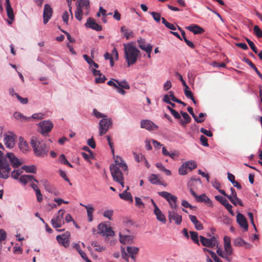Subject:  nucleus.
<instances>
[{"instance_id":"obj_1","label":"nucleus","mask_w":262,"mask_h":262,"mask_svg":"<svg viewBox=\"0 0 262 262\" xmlns=\"http://www.w3.org/2000/svg\"><path fill=\"white\" fill-rule=\"evenodd\" d=\"M9 160L14 168H17L23 164L12 152H8L6 157H4L3 152L0 151V178L7 179L9 177L10 167L7 160Z\"/></svg>"},{"instance_id":"obj_2","label":"nucleus","mask_w":262,"mask_h":262,"mask_svg":"<svg viewBox=\"0 0 262 262\" xmlns=\"http://www.w3.org/2000/svg\"><path fill=\"white\" fill-rule=\"evenodd\" d=\"M9 160L14 168H17L23 164L12 152H8L6 157H4L3 152L0 151V178L7 179L9 177L10 167L7 160Z\"/></svg>"},{"instance_id":"obj_3","label":"nucleus","mask_w":262,"mask_h":262,"mask_svg":"<svg viewBox=\"0 0 262 262\" xmlns=\"http://www.w3.org/2000/svg\"><path fill=\"white\" fill-rule=\"evenodd\" d=\"M9 160L14 168H17L23 164L12 152H8L6 157H4L3 152L0 151V178L7 179L9 177L10 167L7 160Z\"/></svg>"},{"instance_id":"obj_4","label":"nucleus","mask_w":262,"mask_h":262,"mask_svg":"<svg viewBox=\"0 0 262 262\" xmlns=\"http://www.w3.org/2000/svg\"><path fill=\"white\" fill-rule=\"evenodd\" d=\"M124 58L127 64V67H130L136 63L140 56L139 50L134 45L133 42L123 43Z\"/></svg>"},{"instance_id":"obj_5","label":"nucleus","mask_w":262,"mask_h":262,"mask_svg":"<svg viewBox=\"0 0 262 262\" xmlns=\"http://www.w3.org/2000/svg\"><path fill=\"white\" fill-rule=\"evenodd\" d=\"M30 144L36 156L43 157L48 155L49 147L41 139L32 137L30 140Z\"/></svg>"},{"instance_id":"obj_6","label":"nucleus","mask_w":262,"mask_h":262,"mask_svg":"<svg viewBox=\"0 0 262 262\" xmlns=\"http://www.w3.org/2000/svg\"><path fill=\"white\" fill-rule=\"evenodd\" d=\"M76 10L75 16L79 21L82 19V11L90 9V2L88 0H78L76 3Z\"/></svg>"},{"instance_id":"obj_7","label":"nucleus","mask_w":262,"mask_h":262,"mask_svg":"<svg viewBox=\"0 0 262 262\" xmlns=\"http://www.w3.org/2000/svg\"><path fill=\"white\" fill-rule=\"evenodd\" d=\"M64 213V210L62 209H60L57 214L55 215L51 221L53 227L56 229L57 231L60 232L64 230V229H58V228L61 227L64 224V220L63 219V215Z\"/></svg>"},{"instance_id":"obj_8","label":"nucleus","mask_w":262,"mask_h":262,"mask_svg":"<svg viewBox=\"0 0 262 262\" xmlns=\"http://www.w3.org/2000/svg\"><path fill=\"white\" fill-rule=\"evenodd\" d=\"M37 125L39 132L43 136L48 135L53 127V123L50 120L41 121Z\"/></svg>"},{"instance_id":"obj_9","label":"nucleus","mask_w":262,"mask_h":262,"mask_svg":"<svg viewBox=\"0 0 262 262\" xmlns=\"http://www.w3.org/2000/svg\"><path fill=\"white\" fill-rule=\"evenodd\" d=\"M112 125V121L111 118L107 117L101 119L99 123V134L100 136H102L108 130V128Z\"/></svg>"},{"instance_id":"obj_10","label":"nucleus","mask_w":262,"mask_h":262,"mask_svg":"<svg viewBox=\"0 0 262 262\" xmlns=\"http://www.w3.org/2000/svg\"><path fill=\"white\" fill-rule=\"evenodd\" d=\"M111 173L113 180L115 182L124 180L122 170L117 167L116 165H111L110 166Z\"/></svg>"},{"instance_id":"obj_11","label":"nucleus","mask_w":262,"mask_h":262,"mask_svg":"<svg viewBox=\"0 0 262 262\" xmlns=\"http://www.w3.org/2000/svg\"><path fill=\"white\" fill-rule=\"evenodd\" d=\"M200 238L201 244L205 247L214 248H217L219 246L218 241L215 237L207 238L203 236H200Z\"/></svg>"},{"instance_id":"obj_12","label":"nucleus","mask_w":262,"mask_h":262,"mask_svg":"<svg viewBox=\"0 0 262 262\" xmlns=\"http://www.w3.org/2000/svg\"><path fill=\"white\" fill-rule=\"evenodd\" d=\"M16 136L11 132L4 135V143L6 147L13 148L15 145Z\"/></svg>"},{"instance_id":"obj_13","label":"nucleus","mask_w":262,"mask_h":262,"mask_svg":"<svg viewBox=\"0 0 262 262\" xmlns=\"http://www.w3.org/2000/svg\"><path fill=\"white\" fill-rule=\"evenodd\" d=\"M70 236V232L67 231L61 235H57L56 237V239L60 245L64 246V247H68L69 246V239Z\"/></svg>"},{"instance_id":"obj_14","label":"nucleus","mask_w":262,"mask_h":262,"mask_svg":"<svg viewBox=\"0 0 262 262\" xmlns=\"http://www.w3.org/2000/svg\"><path fill=\"white\" fill-rule=\"evenodd\" d=\"M98 230L101 234L106 236H111L114 235V232L112 228L104 224H100L98 226Z\"/></svg>"},{"instance_id":"obj_15","label":"nucleus","mask_w":262,"mask_h":262,"mask_svg":"<svg viewBox=\"0 0 262 262\" xmlns=\"http://www.w3.org/2000/svg\"><path fill=\"white\" fill-rule=\"evenodd\" d=\"M231 191V194L229 195H227V197L228 198V199L230 200V201L234 205H239L241 206H243V204L239 200L237 196L236 192L235 190V189L231 187L230 188Z\"/></svg>"},{"instance_id":"obj_16","label":"nucleus","mask_w":262,"mask_h":262,"mask_svg":"<svg viewBox=\"0 0 262 262\" xmlns=\"http://www.w3.org/2000/svg\"><path fill=\"white\" fill-rule=\"evenodd\" d=\"M53 13V10L50 5L46 4L43 12V23L46 24L51 18Z\"/></svg>"},{"instance_id":"obj_17","label":"nucleus","mask_w":262,"mask_h":262,"mask_svg":"<svg viewBox=\"0 0 262 262\" xmlns=\"http://www.w3.org/2000/svg\"><path fill=\"white\" fill-rule=\"evenodd\" d=\"M141 127L148 130H155L158 129V126L149 120H143L141 121Z\"/></svg>"},{"instance_id":"obj_18","label":"nucleus","mask_w":262,"mask_h":262,"mask_svg":"<svg viewBox=\"0 0 262 262\" xmlns=\"http://www.w3.org/2000/svg\"><path fill=\"white\" fill-rule=\"evenodd\" d=\"M168 218L170 222L173 220L177 225H180L182 221V216L174 210L168 211Z\"/></svg>"},{"instance_id":"obj_19","label":"nucleus","mask_w":262,"mask_h":262,"mask_svg":"<svg viewBox=\"0 0 262 262\" xmlns=\"http://www.w3.org/2000/svg\"><path fill=\"white\" fill-rule=\"evenodd\" d=\"M224 247L225 254L231 255L233 253V249L231 245V238L229 236H225L224 237Z\"/></svg>"},{"instance_id":"obj_20","label":"nucleus","mask_w":262,"mask_h":262,"mask_svg":"<svg viewBox=\"0 0 262 262\" xmlns=\"http://www.w3.org/2000/svg\"><path fill=\"white\" fill-rule=\"evenodd\" d=\"M236 221L240 226L243 228L245 231L248 230V223L246 217L243 214L239 212L237 213L236 215Z\"/></svg>"},{"instance_id":"obj_21","label":"nucleus","mask_w":262,"mask_h":262,"mask_svg":"<svg viewBox=\"0 0 262 262\" xmlns=\"http://www.w3.org/2000/svg\"><path fill=\"white\" fill-rule=\"evenodd\" d=\"M86 27L91 28L94 30L97 31H100L102 30V27L101 26L97 24L94 19L91 17H89L88 18L86 23L85 24Z\"/></svg>"},{"instance_id":"obj_22","label":"nucleus","mask_w":262,"mask_h":262,"mask_svg":"<svg viewBox=\"0 0 262 262\" xmlns=\"http://www.w3.org/2000/svg\"><path fill=\"white\" fill-rule=\"evenodd\" d=\"M233 244L235 246L237 247H244L246 249H250L252 245L245 241L241 237H237L234 239Z\"/></svg>"},{"instance_id":"obj_23","label":"nucleus","mask_w":262,"mask_h":262,"mask_svg":"<svg viewBox=\"0 0 262 262\" xmlns=\"http://www.w3.org/2000/svg\"><path fill=\"white\" fill-rule=\"evenodd\" d=\"M115 163L112 165H116L120 169L121 168V170L123 171H127V166L121 157L117 156L115 159Z\"/></svg>"},{"instance_id":"obj_24","label":"nucleus","mask_w":262,"mask_h":262,"mask_svg":"<svg viewBox=\"0 0 262 262\" xmlns=\"http://www.w3.org/2000/svg\"><path fill=\"white\" fill-rule=\"evenodd\" d=\"M126 250L134 262H135L136 260V255L139 252V248L134 246H128L126 248Z\"/></svg>"},{"instance_id":"obj_25","label":"nucleus","mask_w":262,"mask_h":262,"mask_svg":"<svg viewBox=\"0 0 262 262\" xmlns=\"http://www.w3.org/2000/svg\"><path fill=\"white\" fill-rule=\"evenodd\" d=\"M119 241L123 244H132L134 243V236L119 234Z\"/></svg>"},{"instance_id":"obj_26","label":"nucleus","mask_w":262,"mask_h":262,"mask_svg":"<svg viewBox=\"0 0 262 262\" xmlns=\"http://www.w3.org/2000/svg\"><path fill=\"white\" fill-rule=\"evenodd\" d=\"M33 181L38 183V181L34 178L32 175H23L21 176L19 178V181L23 185H26L29 182H32Z\"/></svg>"},{"instance_id":"obj_27","label":"nucleus","mask_w":262,"mask_h":262,"mask_svg":"<svg viewBox=\"0 0 262 262\" xmlns=\"http://www.w3.org/2000/svg\"><path fill=\"white\" fill-rule=\"evenodd\" d=\"M155 214L156 215L157 219L163 223H165L166 219L165 215L159 208L158 206H155V209L154 210Z\"/></svg>"},{"instance_id":"obj_28","label":"nucleus","mask_w":262,"mask_h":262,"mask_svg":"<svg viewBox=\"0 0 262 262\" xmlns=\"http://www.w3.org/2000/svg\"><path fill=\"white\" fill-rule=\"evenodd\" d=\"M189 219L192 223L194 224L195 228L198 230H201L203 229L202 223L197 219L195 215H189Z\"/></svg>"},{"instance_id":"obj_29","label":"nucleus","mask_w":262,"mask_h":262,"mask_svg":"<svg viewBox=\"0 0 262 262\" xmlns=\"http://www.w3.org/2000/svg\"><path fill=\"white\" fill-rule=\"evenodd\" d=\"M6 7L8 17L10 19L13 20L14 18V13L10 0H6Z\"/></svg>"},{"instance_id":"obj_30","label":"nucleus","mask_w":262,"mask_h":262,"mask_svg":"<svg viewBox=\"0 0 262 262\" xmlns=\"http://www.w3.org/2000/svg\"><path fill=\"white\" fill-rule=\"evenodd\" d=\"M137 42L140 48L145 52L149 51V48L152 47L150 44L146 45L145 40L142 38L138 39Z\"/></svg>"},{"instance_id":"obj_31","label":"nucleus","mask_w":262,"mask_h":262,"mask_svg":"<svg viewBox=\"0 0 262 262\" xmlns=\"http://www.w3.org/2000/svg\"><path fill=\"white\" fill-rule=\"evenodd\" d=\"M80 205L83 206L86 209L88 221L92 222L93 220V214L94 211L93 207L92 205H84L81 203Z\"/></svg>"},{"instance_id":"obj_32","label":"nucleus","mask_w":262,"mask_h":262,"mask_svg":"<svg viewBox=\"0 0 262 262\" xmlns=\"http://www.w3.org/2000/svg\"><path fill=\"white\" fill-rule=\"evenodd\" d=\"M181 114L184 118V120L181 119L180 120V123L183 126L185 127L186 124L190 122L191 118L186 112L181 111Z\"/></svg>"},{"instance_id":"obj_33","label":"nucleus","mask_w":262,"mask_h":262,"mask_svg":"<svg viewBox=\"0 0 262 262\" xmlns=\"http://www.w3.org/2000/svg\"><path fill=\"white\" fill-rule=\"evenodd\" d=\"M186 28L195 34L202 33L204 32V30L196 25H191L186 27Z\"/></svg>"},{"instance_id":"obj_34","label":"nucleus","mask_w":262,"mask_h":262,"mask_svg":"<svg viewBox=\"0 0 262 262\" xmlns=\"http://www.w3.org/2000/svg\"><path fill=\"white\" fill-rule=\"evenodd\" d=\"M13 116L16 119L22 122L29 121L31 120V117H26L19 112H15Z\"/></svg>"},{"instance_id":"obj_35","label":"nucleus","mask_w":262,"mask_h":262,"mask_svg":"<svg viewBox=\"0 0 262 262\" xmlns=\"http://www.w3.org/2000/svg\"><path fill=\"white\" fill-rule=\"evenodd\" d=\"M120 198L125 201H129L130 202H133V199L132 194L130 192L124 191L123 192L119 194Z\"/></svg>"},{"instance_id":"obj_36","label":"nucleus","mask_w":262,"mask_h":262,"mask_svg":"<svg viewBox=\"0 0 262 262\" xmlns=\"http://www.w3.org/2000/svg\"><path fill=\"white\" fill-rule=\"evenodd\" d=\"M40 182L42 184L45 189L50 193H53L54 191V187L50 185V184L46 180H40Z\"/></svg>"},{"instance_id":"obj_37","label":"nucleus","mask_w":262,"mask_h":262,"mask_svg":"<svg viewBox=\"0 0 262 262\" xmlns=\"http://www.w3.org/2000/svg\"><path fill=\"white\" fill-rule=\"evenodd\" d=\"M19 147L20 149L23 152L28 150V145L26 141H24L22 137L19 138Z\"/></svg>"},{"instance_id":"obj_38","label":"nucleus","mask_w":262,"mask_h":262,"mask_svg":"<svg viewBox=\"0 0 262 262\" xmlns=\"http://www.w3.org/2000/svg\"><path fill=\"white\" fill-rule=\"evenodd\" d=\"M21 169L25 170L26 172L35 173L36 171V167L33 165H24L21 167Z\"/></svg>"},{"instance_id":"obj_39","label":"nucleus","mask_w":262,"mask_h":262,"mask_svg":"<svg viewBox=\"0 0 262 262\" xmlns=\"http://www.w3.org/2000/svg\"><path fill=\"white\" fill-rule=\"evenodd\" d=\"M215 199L220 202L223 206L225 207H228V208H229V203L228 202V200H227L225 198H223L222 196L220 195H216L215 196Z\"/></svg>"},{"instance_id":"obj_40","label":"nucleus","mask_w":262,"mask_h":262,"mask_svg":"<svg viewBox=\"0 0 262 262\" xmlns=\"http://www.w3.org/2000/svg\"><path fill=\"white\" fill-rule=\"evenodd\" d=\"M121 31L124 33V35L127 39L133 36V32L132 31H129L128 30L124 27H122L121 28Z\"/></svg>"},{"instance_id":"obj_41","label":"nucleus","mask_w":262,"mask_h":262,"mask_svg":"<svg viewBox=\"0 0 262 262\" xmlns=\"http://www.w3.org/2000/svg\"><path fill=\"white\" fill-rule=\"evenodd\" d=\"M114 80L116 82L117 85L118 86V88H121L126 90H128L129 89V85L125 80L120 81L116 80Z\"/></svg>"},{"instance_id":"obj_42","label":"nucleus","mask_w":262,"mask_h":262,"mask_svg":"<svg viewBox=\"0 0 262 262\" xmlns=\"http://www.w3.org/2000/svg\"><path fill=\"white\" fill-rule=\"evenodd\" d=\"M148 179L150 182L153 184H161V182L158 179L157 176L155 174H150Z\"/></svg>"},{"instance_id":"obj_43","label":"nucleus","mask_w":262,"mask_h":262,"mask_svg":"<svg viewBox=\"0 0 262 262\" xmlns=\"http://www.w3.org/2000/svg\"><path fill=\"white\" fill-rule=\"evenodd\" d=\"M45 114L43 113H37L33 114L31 117V119H33L36 120H41L45 118Z\"/></svg>"},{"instance_id":"obj_44","label":"nucleus","mask_w":262,"mask_h":262,"mask_svg":"<svg viewBox=\"0 0 262 262\" xmlns=\"http://www.w3.org/2000/svg\"><path fill=\"white\" fill-rule=\"evenodd\" d=\"M187 111L188 112L190 113V115H191V116H192V117L193 118V119H194V120L197 122V123H201L202 122L204 121V119H199L193 113V108L191 107H187Z\"/></svg>"},{"instance_id":"obj_45","label":"nucleus","mask_w":262,"mask_h":262,"mask_svg":"<svg viewBox=\"0 0 262 262\" xmlns=\"http://www.w3.org/2000/svg\"><path fill=\"white\" fill-rule=\"evenodd\" d=\"M185 163L190 171L195 169L197 166L196 162L194 161H188L185 162Z\"/></svg>"},{"instance_id":"obj_46","label":"nucleus","mask_w":262,"mask_h":262,"mask_svg":"<svg viewBox=\"0 0 262 262\" xmlns=\"http://www.w3.org/2000/svg\"><path fill=\"white\" fill-rule=\"evenodd\" d=\"M188 169L186 164L184 163L179 169V173L182 176L186 175L188 173Z\"/></svg>"},{"instance_id":"obj_47","label":"nucleus","mask_w":262,"mask_h":262,"mask_svg":"<svg viewBox=\"0 0 262 262\" xmlns=\"http://www.w3.org/2000/svg\"><path fill=\"white\" fill-rule=\"evenodd\" d=\"M91 245L95 248V251L97 252H102L105 249V248L103 246H101L98 244L95 241H93L91 243Z\"/></svg>"},{"instance_id":"obj_48","label":"nucleus","mask_w":262,"mask_h":262,"mask_svg":"<svg viewBox=\"0 0 262 262\" xmlns=\"http://www.w3.org/2000/svg\"><path fill=\"white\" fill-rule=\"evenodd\" d=\"M247 63L249 64V66L252 68L255 71V73H257L258 77L261 79L262 80V74L258 71L257 68L255 67V66L251 61L250 60L248 59L247 61Z\"/></svg>"},{"instance_id":"obj_49","label":"nucleus","mask_w":262,"mask_h":262,"mask_svg":"<svg viewBox=\"0 0 262 262\" xmlns=\"http://www.w3.org/2000/svg\"><path fill=\"white\" fill-rule=\"evenodd\" d=\"M135 205L136 207L140 209H143L144 208L145 205L141 199L139 197H135Z\"/></svg>"},{"instance_id":"obj_50","label":"nucleus","mask_w":262,"mask_h":262,"mask_svg":"<svg viewBox=\"0 0 262 262\" xmlns=\"http://www.w3.org/2000/svg\"><path fill=\"white\" fill-rule=\"evenodd\" d=\"M191 239L196 244L199 245V241L198 233L195 231H190Z\"/></svg>"},{"instance_id":"obj_51","label":"nucleus","mask_w":262,"mask_h":262,"mask_svg":"<svg viewBox=\"0 0 262 262\" xmlns=\"http://www.w3.org/2000/svg\"><path fill=\"white\" fill-rule=\"evenodd\" d=\"M113 213L114 211L113 210H107L103 212V215L104 217L107 218L109 220H112Z\"/></svg>"},{"instance_id":"obj_52","label":"nucleus","mask_w":262,"mask_h":262,"mask_svg":"<svg viewBox=\"0 0 262 262\" xmlns=\"http://www.w3.org/2000/svg\"><path fill=\"white\" fill-rule=\"evenodd\" d=\"M253 31L254 32L255 34L258 38L262 37V31L259 28V27L257 25H255L253 27Z\"/></svg>"},{"instance_id":"obj_53","label":"nucleus","mask_w":262,"mask_h":262,"mask_svg":"<svg viewBox=\"0 0 262 262\" xmlns=\"http://www.w3.org/2000/svg\"><path fill=\"white\" fill-rule=\"evenodd\" d=\"M71 17L70 11H65L62 14V18L63 22L68 25L69 17Z\"/></svg>"},{"instance_id":"obj_54","label":"nucleus","mask_w":262,"mask_h":262,"mask_svg":"<svg viewBox=\"0 0 262 262\" xmlns=\"http://www.w3.org/2000/svg\"><path fill=\"white\" fill-rule=\"evenodd\" d=\"M133 155H134L135 160L137 162H139L140 161H142L144 159H145L144 156L141 154H138L136 152H133Z\"/></svg>"},{"instance_id":"obj_55","label":"nucleus","mask_w":262,"mask_h":262,"mask_svg":"<svg viewBox=\"0 0 262 262\" xmlns=\"http://www.w3.org/2000/svg\"><path fill=\"white\" fill-rule=\"evenodd\" d=\"M93 115L97 118H104L106 117L107 116L103 114H102L101 113L98 112L96 109L94 108L93 111Z\"/></svg>"},{"instance_id":"obj_56","label":"nucleus","mask_w":262,"mask_h":262,"mask_svg":"<svg viewBox=\"0 0 262 262\" xmlns=\"http://www.w3.org/2000/svg\"><path fill=\"white\" fill-rule=\"evenodd\" d=\"M121 254L122 258L126 261H129V257L130 256L128 253H126L124 247H121Z\"/></svg>"},{"instance_id":"obj_57","label":"nucleus","mask_w":262,"mask_h":262,"mask_svg":"<svg viewBox=\"0 0 262 262\" xmlns=\"http://www.w3.org/2000/svg\"><path fill=\"white\" fill-rule=\"evenodd\" d=\"M150 14L152 16L154 19L159 23L160 21L161 18V15L160 13L155 12H150Z\"/></svg>"},{"instance_id":"obj_58","label":"nucleus","mask_w":262,"mask_h":262,"mask_svg":"<svg viewBox=\"0 0 262 262\" xmlns=\"http://www.w3.org/2000/svg\"><path fill=\"white\" fill-rule=\"evenodd\" d=\"M15 96L16 97L17 99L20 101L21 103L25 104L28 102V98H23L21 96H20L18 94H15Z\"/></svg>"},{"instance_id":"obj_59","label":"nucleus","mask_w":262,"mask_h":262,"mask_svg":"<svg viewBox=\"0 0 262 262\" xmlns=\"http://www.w3.org/2000/svg\"><path fill=\"white\" fill-rule=\"evenodd\" d=\"M184 93L186 96V97L189 99H190L191 98H192L193 94L191 92L190 90L189 89V86H188V88L185 87L184 89Z\"/></svg>"},{"instance_id":"obj_60","label":"nucleus","mask_w":262,"mask_h":262,"mask_svg":"<svg viewBox=\"0 0 262 262\" xmlns=\"http://www.w3.org/2000/svg\"><path fill=\"white\" fill-rule=\"evenodd\" d=\"M200 141L202 143V144L204 146H206V147H207L209 146V144L208 143V139L206 137H205V136H203V135H201L200 136Z\"/></svg>"},{"instance_id":"obj_61","label":"nucleus","mask_w":262,"mask_h":262,"mask_svg":"<svg viewBox=\"0 0 262 262\" xmlns=\"http://www.w3.org/2000/svg\"><path fill=\"white\" fill-rule=\"evenodd\" d=\"M106 80V78L104 75H103L102 74L100 75H99L98 77L95 78V82L96 83H103Z\"/></svg>"},{"instance_id":"obj_62","label":"nucleus","mask_w":262,"mask_h":262,"mask_svg":"<svg viewBox=\"0 0 262 262\" xmlns=\"http://www.w3.org/2000/svg\"><path fill=\"white\" fill-rule=\"evenodd\" d=\"M158 194L160 196L163 197L167 201L168 200V197L170 196L171 193L167 191H161L158 192Z\"/></svg>"},{"instance_id":"obj_63","label":"nucleus","mask_w":262,"mask_h":262,"mask_svg":"<svg viewBox=\"0 0 262 262\" xmlns=\"http://www.w3.org/2000/svg\"><path fill=\"white\" fill-rule=\"evenodd\" d=\"M6 237V232L4 229H0V242L5 240Z\"/></svg>"},{"instance_id":"obj_64","label":"nucleus","mask_w":262,"mask_h":262,"mask_svg":"<svg viewBox=\"0 0 262 262\" xmlns=\"http://www.w3.org/2000/svg\"><path fill=\"white\" fill-rule=\"evenodd\" d=\"M200 132L207 136V137H211L212 136V133L211 131L206 130L204 128H201L200 129Z\"/></svg>"}]
</instances>
